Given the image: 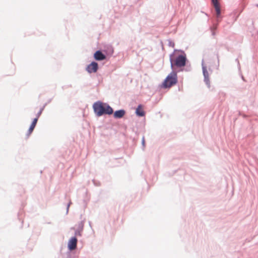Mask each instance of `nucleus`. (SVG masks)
Wrapping results in <instances>:
<instances>
[{"label":"nucleus","mask_w":258,"mask_h":258,"mask_svg":"<svg viewBox=\"0 0 258 258\" xmlns=\"http://www.w3.org/2000/svg\"><path fill=\"white\" fill-rule=\"evenodd\" d=\"M178 51L175 50L174 52L170 55V61L171 67L174 69L176 68L183 67L186 64V57L185 53L178 54Z\"/></svg>","instance_id":"1"},{"label":"nucleus","mask_w":258,"mask_h":258,"mask_svg":"<svg viewBox=\"0 0 258 258\" xmlns=\"http://www.w3.org/2000/svg\"><path fill=\"white\" fill-rule=\"evenodd\" d=\"M93 107L95 113L98 116L104 114H111L113 113V109L110 106L101 102L95 103Z\"/></svg>","instance_id":"2"},{"label":"nucleus","mask_w":258,"mask_h":258,"mask_svg":"<svg viewBox=\"0 0 258 258\" xmlns=\"http://www.w3.org/2000/svg\"><path fill=\"white\" fill-rule=\"evenodd\" d=\"M177 83V73L172 71L166 77L162 83V87L166 89L170 88Z\"/></svg>","instance_id":"3"},{"label":"nucleus","mask_w":258,"mask_h":258,"mask_svg":"<svg viewBox=\"0 0 258 258\" xmlns=\"http://www.w3.org/2000/svg\"><path fill=\"white\" fill-rule=\"evenodd\" d=\"M98 69V64L96 62H92L87 68V71L89 73H95Z\"/></svg>","instance_id":"4"},{"label":"nucleus","mask_w":258,"mask_h":258,"mask_svg":"<svg viewBox=\"0 0 258 258\" xmlns=\"http://www.w3.org/2000/svg\"><path fill=\"white\" fill-rule=\"evenodd\" d=\"M77 243V239L75 237H72L68 243V247L70 250H72L76 248Z\"/></svg>","instance_id":"5"},{"label":"nucleus","mask_w":258,"mask_h":258,"mask_svg":"<svg viewBox=\"0 0 258 258\" xmlns=\"http://www.w3.org/2000/svg\"><path fill=\"white\" fill-rule=\"evenodd\" d=\"M94 56L97 60H102L106 58L105 55L99 50L94 53Z\"/></svg>","instance_id":"6"},{"label":"nucleus","mask_w":258,"mask_h":258,"mask_svg":"<svg viewBox=\"0 0 258 258\" xmlns=\"http://www.w3.org/2000/svg\"><path fill=\"white\" fill-rule=\"evenodd\" d=\"M136 113L138 116H143L145 113L143 110V106L142 105H139L136 110Z\"/></svg>","instance_id":"7"},{"label":"nucleus","mask_w":258,"mask_h":258,"mask_svg":"<svg viewBox=\"0 0 258 258\" xmlns=\"http://www.w3.org/2000/svg\"><path fill=\"white\" fill-rule=\"evenodd\" d=\"M125 114V111L124 110H119L116 111L114 113V117L116 118H120L122 117Z\"/></svg>","instance_id":"8"},{"label":"nucleus","mask_w":258,"mask_h":258,"mask_svg":"<svg viewBox=\"0 0 258 258\" xmlns=\"http://www.w3.org/2000/svg\"><path fill=\"white\" fill-rule=\"evenodd\" d=\"M216 12V16L218 18L221 15V10L220 6H216L214 7Z\"/></svg>","instance_id":"9"},{"label":"nucleus","mask_w":258,"mask_h":258,"mask_svg":"<svg viewBox=\"0 0 258 258\" xmlns=\"http://www.w3.org/2000/svg\"><path fill=\"white\" fill-rule=\"evenodd\" d=\"M203 73L204 75L205 76L206 80H208V73L207 71L206 70V68H203Z\"/></svg>","instance_id":"10"},{"label":"nucleus","mask_w":258,"mask_h":258,"mask_svg":"<svg viewBox=\"0 0 258 258\" xmlns=\"http://www.w3.org/2000/svg\"><path fill=\"white\" fill-rule=\"evenodd\" d=\"M37 121H38V117H36L34 119V120L32 121L30 126L35 128Z\"/></svg>","instance_id":"11"},{"label":"nucleus","mask_w":258,"mask_h":258,"mask_svg":"<svg viewBox=\"0 0 258 258\" xmlns=\"http://www.w3.org/2000/svg\"><path fill=\"white\" fill-rule=\"evenodd\" d=\"M212 3L214 7H216V6H220L218 3V0H212Z\"/></svg>","instance_id":"12"},{"label":"nucleus","mask_w":258,"mask_h":258,"mask_svg":"<svg viewBox=\"0 0 258 258\" xmlns=\"http://www.w3.org/2000/svg\"><path fill=\"white\" fill-rule=\"evenodd\" d=\"M34 129V127L31 126H30L29 129L28 130L29 135H30L32 133V132L33 131Z\"/></svg>","instance_id":"13"},{"label":"nucleus","mask_w":258,"mask_h":258,"mask_svg":"<svg viewBox=\"0 0 258 258\" xmlns=\"http://www.w3.org/2000/svg\"><path fill=\"white\" fill-rule=\"evenodd\" d=\"M42 109H41L39 112L38 113V115H37V117L38 118H39V117L40 116V115H41V113H42Z\"/></svg>","instance_id":"14"},{"label":"nucleus","mask_w":258,"mask_h":258,"mask_svg":"<svg viewBox=\"0 0 258 258\" xmlns=\"http://www.w3.org/2000/svg\"><path fill=\"white\" fill-rule=\"evenodd\" d=\"M142 143H143V145L145 144L144 139H143V140Z\"/></svg>","instance_id":"15"},{"label":"nucleus","mask_w":258,"mask_h":258,"mask_svg":"<svg viewBox=\"0 0 258 258\" xmlns=\"http://www.w3.org/2000/svg\"><path fill=\"white\" fill-rule=\"evenodd\" d=\"M213 35H215V32H213Z\"/></svg>","instance_id":"16"}]
</instances>
